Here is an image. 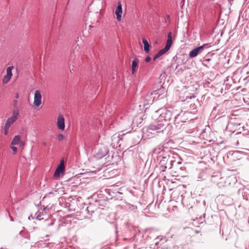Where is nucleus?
<instances>
[{
	"label": "nucleus",
	"instance_id": "nucleus-26",
	"mask_svg": "<svg viewBox=\"0 0 249 249\" xmlns=\"http://www.w3.org/2000/svg\"><path fill=\"white\" fill-rule=\"evenodd\" d=\"M13 69V66H10V67H9L7 68V70H6V72H7V74L6 75V76L11 77V76H12V70Z\"/></svg>",
	"mask_w": 249,
	"mask_h": 249
},
{
	"label": "nucleus",
	"instance_id": "nucleus-21",
	"mask_svg": "<svg viewBox=\"0 0 249 249\" xmlns=\"http://www.w3.org/2000/svg\"><path fill=\"white\" fill-rule=\"evenodd\" d=\"M142 43L144 45V51L148 53L150 52V45L148 41L145 38H143Z\"/></svg>",
	"mask_w": 249,
	"mask_h": 249
},
{
	"label": "nucleus",
	"instance_id": "nucleus-19",
	"mask_svg": "<svg viewBox=\"0 0 249 249\" xmlns=\"http://www.w3.org/2000/svg\"><path fill=\"white\" fill-rule=\"evenodd\" d=\"M225 108H224L223 107L219 105H217L216 106L214 107L213 109V112L214 113L216 110H218V114H222L224 113Z\"/></svg>",
	"mask_w": 249,
	"mask_h": 249
},
{
	"label": "nucleus",
	"instance_id": "nucleus-41",
	"mask_svg": "<svg viewBox=\"0 0 249 249\" xmlns=\"http://www.w3.org/2000/svg\"><path fill=\"white\" fill-rule=\"evenodd\" d=\"M9 216H10L11 221H14V218L10 215H9Z\"/></svg>",
	"mask_w": 249,
	"mask_h": 249
},
{
	"label": "nucleus",
	"instance_id": "nucleus-43",
	"mask_svg": "<svg viewBox=\"0 0 249 249\" xmlns=\"http://www.w3.org/2000/svg\"><path fill=\"white\" fill-rule=\"evenodd\" d=\"M18 97H19L18 94V93H16V96H15V97H16V98H18Z\"/></svg>",
	"mask_w": 249,
	"mask_h": 249
},
{
	"label": "nucleus",
	"instance_id": "nucleus-40",
	"mask_svg": "<svg viewBox=\"0 0 249 249\" xmlns=\"http://www.w3.org/2000/svg\"><path fill=\"white\" fill-rule=\"evenodd\" d=\"M33 218H34V217H33V216L32 215H30L28 217V219H29V220H31V219H33Z\"/></svg>",
	"mask_w": 249,
	"mask_h": 249
},
{
	"label": "nucleus",
	"instance_id": "nucleus-30",
	"mask_svg": "<svg viewBox=\"0 0 249 249\" xmlns=\"http://www.w3.org/2000/svg\"><path fill=\"white\" fill-rule=\"evenodd\" d=\"M190 109H191L192 110H194V109H195L196 108V106L194 103V104H191L190 105Z\"/></svg>",
	"mask_w": 249,
	"mask_h": 249
},
{
	"label": "nucleus",
	"instance_id": "nucleus-2",
	"mask_svg": "<svg viewBox=\"0 0 249 249\" xmlns=\"http://www.w3.org/2000/svg\"><path fill=\"white\" fill-rule=\"evenodd\" d=\"M165 124L163 123H155L150 124L142 129V138L150 139L157 135L158 133L162 132L165 128Z\"/></svg>",
	"mask_w": 249,
	"mask_h": 249
},
{
	"label": "nucleus",
	"instance_id": "nucleus-10",
	"mask_svg": "<svg viewBox=\"0 0 249 249\" xmlns=\"http://www.w3.org/2000/svg\"><path fill=\"white\" fill-rule=\"evenodd\" d=\"M164 147L162 145H159L156 147H155L153 151L152 154L153 155L156 156V157L159 156H161L165 153H167L165 150H164Z\"/></svg>",
	"mask_w": 249,
	"mask_h": 249
},
{
	"label": "nucleus",
	"instance_id": "nucleus-38",
	"mask_svg": "<svg viewBox=\"0 0 249 249\" xmlns=\"http://www.w3.org/2000/svg\"><path fill=\"white\" fill-rule=\"evenodd\" d=\"M128 206H129V208H130V204H129V205H128ZM131 207H132V210L136 209V207H135V206H133V205L131 206Z\"/></svg>",
	"mask_w": 249,
	"mask_h": 249
},
{
	"label": "nucleus",
	"instance_id": "nucleus-5",
	"mask_svg": "<svg viewBox=\"0 0 249 249\" xmlns=\"http://www.w3.org/2000/svg\"><path fill=\"white\" fill-rule=\"evenodd\" d=\"M164 89L162 88L156 90H154L152 92H148L143 97L144 105L152 104L153 101L156 99V95H158L157 98H159L160 92L163 91H164Z\"/></svg>",
	"mask_w": 249,
	"mask_h": 249
},
{
	"label": "nucleus",
	"instance_id": "nucleus-6",
	"mask_svg": "<svg viewBox=\"0 0 249 249\" xmlns=\"http://www.w3.org/2000/svg\"><path fill=\"white\" fill-rule=\"evenodd\" d=\"M95 156L98 159H101L106 156L108 150L107 146L103 144H98L94 149Z\"/></svg>",
	"mask_w": 249,
	"mask_h": 249
},
{
	"label": "nucleus",
	"instance_id": "nucleus-37",
	"mask_svg": "<svg viewBox=\"0 0 249 249\" xmlns=\"http://www.w3.org/2000/svg\"><path fill=\"white\" fill-rule=\"evenodd\" d=\"M182 203L183 204H185V203H187V199H185V198H183L182 199Z\"/></svg>",
	"mask_w": 249,
	"mask_h": 249
},
{
	"label": "nucleus",
	"instance_id": "nucleus-36",
	"mask_svg": "<svg viewBox=\"0 0 249 249\" xmlns=\"http://www.w3.org/2000/svg\"><path fill=\"white\" fill-rule=\"evenodd\" d=\"M201 46H203V48H204L205 47H209V44L206 43V44H203Z\"/></svg>",
	"mask_w": 249,
	"mask_h": 249
},
{
	"label": "nucleus",
	"instance_id": "nucleus-16",
	"mask_svg": "<svg viewBox=\"0 0 249 249\" xmlns=\"http://www.w3.org/2000/svg\"><path fill=\"white\" fill-rule=\"evenodd\" d=\"M122 13V7L121 2L119 1L118 5L116 9L115 14L116 15L117 19L118 21L121 20Z\"/></svg>",
	"mask_w": 249,
	"mask_h": 249
},
{
	"label": "nucleus",
	"instance_id": "nucleus-24",
	"mask_svg": "<svg viewBox=\"0 0 249 249\" xmlns=\"http://www.w3.org/2000/svg\"><path fill=\"white\" fill-rule=\"evenodd\" d=\"M212 59L211 58H204L202 64L206 68H209L212 65V64L210 63Z\"/></svg>",
	"mask_w": 249,
	"mask_h": 249
},
{
	"label": "nucleus",
	"instance_id": "nucleus-8",
	"mask_svg": "<svg viewBox=\"0 0 249 249\" xmlns=\"http://www.w3.org/2000/svg\"><path fill=\"white\" fill-rule=\"evenodd\" d=\"M13 115L12 117L9 118L5 124L4 126L10 128L11 124L15 123L17 119H18V116L19 115L18 111L17 109H14L12 111Z\"/></svg>",
	"mask_w": 249,
	"mask_h": 249
},
{
	"label": "nucleus",
	"instance_id": "nucleus-35",
	"mask_svg": "<svg viewBox=\"0 0 249 249\" xmlns=\"http://www.w3.org/2000/svg\"><path fill=\"white\" fill-rule=\"evenodd\" d=\"M196 48V49H197V50H198V51L199 52L201 50H202V49H203V46H199V47H197V48Z\"/></svg>",
	"mask_w": 249,
	"mask_h": 249
},
{
	"label": "nucleus",
	"instance_id": "nucleus-27",
	"mask_svg": "<svg viewBox=\"0 0 249 249\" xmlns=\"http://www.w3.org/2000/svg\"><path fill=\"white\" fill-rule=\"evenodd\" d=\"M11 79V77L7 76L6 75L4 76L3 79H2V82L3 84H6L9 82L10 79Z\"/></svg>",
	"mask_w": 249,
	"mask_h": 249
},
{
	"label": "nucleus",
	"instance_id": "nucleus-4",
	"mask_svg": "<svg viewBox=\"0 0 249 249\" xmlns=\"http://www.w3.org/2000/svg\"><path fill=\"white\" fill-rule=\"evenodd\" d=\"M100 209V208L97 207L95 204L90 203L88 206H84L80 209L79 216L81 218H90L93 213H99Z\"/></svg>",
	"mask_w": 249,
	"mask_h": 249
},
{
	"label": "nucleus",
	"instance_id": "nucleus-20",
	"mask_svg": "<svg viewBox=\"0 0 249 249\" xmlns=\"http://www.w3.org/2000/svg\"><path fill=\"white\" fill-rule=\"evenodd\" d=\"M139 63V59L135 58L134 60H133L132 63V73L134 74L136 71V68L138 67V64Z\"/></svg>",
	"mask_w": 249,
	"mask_h": 249
},
{
	"label": "nucleus",
	"instance_id": "nucleus-17",
	"mask_svg": "<svg viewBox=\"0 0 249 249\" xmlns=\"http://www.w3.org/2000/svg\"><path fill=\"white\" fill-rule=\"evenodd\" d=\"M23 144V142L21 141V136L20 135L15 136L11 142V145H12Z\"/></svg>",
	"mask_w": 249,
	"mask_h": 249
},
{
	"label": "nucleus",
	"instance_id": "nucleus-25",
	"mask_svg": "<svg viewBox=\"0 0 249 249\" xmlns=\"http://www.w3.org/2000/svg\"><path fill=\"white\" fill-rule=\"evenodd\" d=\"M171 33L169 32L168 34V39L167 40L166 43L165 45L167 46L168 47L171 48L172 44V39L171 36Z\"/></svg>",
	"mask_w": 249,
	"mask_h": 249
},
{
	"label": "nucleus",
	"instance_id": "nucleus-33",
	"mask_svg": "<svg viewBox=\"0 0 249 249\" xmlns=\"http://www.w3.org/2000/svg\"><path fill=\"white\" fill-rule=\"evenodd\" d=\"M151 60V58L149 56H147L145 59V61L146 62H149Z\"/></svg>",
	"mask_w": 249,
	"mask_h": 249
},
{
	"label": "nucleus",
	"instance_id": "nucleus-22",
	"mask_svg": "<svg viewBox=\"0 0 249 249\" xmlns=\"http://www.w3.org/2000/svg\"><path fill=\"white\" fill-rule=\"evenodd\" d=\"M199 52L197 50V49L195 48L190 52L189 53V56L191 58H194L196 57L198 54Z\"/></svg>",
	"mask_w": 249,
	"mask_h": 249
},
{
	"label": "nucleus",
	"instance_id": "nucleus-23",
	"mask_svg": "<svg viewBox=\"0 0 249 249\" xmlns=\"http://www.w3.org/2000/svg\"><path fill=\"white\" fill-rule=\"evenodd\" d=\"M19 234L21 237L26 239H29L30 237L29 232L25 230L20 231Z\"/></svg>",
	"mask_w": 249,
	"mask_h": 249
},
{
	"label": "nucleus",
	"instance_id": "nucleus-32",
	"mask_svg": "<svg viewBox=\"0 0 249 249\" xmlns=\"http://www.w3.org/2000/svg\"><path fill=\"white\" fill-rule=\"evenodd\" d=\"M11 149L13 151L14 153L16 154L17 152V148L14 146H11Z\"/></svg>",
	"mask_w": 249,
	"mask_h": 249
},
{
	"label": "nucleus",
	"instance_id": "nucleus-42",
	"mask_svg": "<svg viewBox=\"0 0 249 249\" xmlns=\"http://www.w3.org/2000/svg\"><path fill=\"white\" fill-rule=\"evenodd\" d=\"M228 0L229 1L230 3L231 4H232V2H233V0Z\"/></svg>",
	"mask_w": 249,
	"mask_h": 249
},
{
	"label": "nucleus",
	"instance_id": "nucleus-34",
	"mask_svg": "<svg viewBox=\"0 0 249 249\" xmlns=\"http://www.w3.org/2000/svg\"><path fill=\"white\" fill-rule=\"evenodd\" d=\"M17 104H18V101L16 100H14V101H13V106L15 107H16Z\"/></svg>",
	"mask_w": 249,
	"mask_h": 249
},
{
	"label": "nucleus",
	"instance_id": "nucleus-29",
	"mask_svg": "<svg viewBox=\"0 0 249 249\" xmlns=\"http://www.w3.org/2000/svg\"><path fill=\"white\" fill-rule=\"evenodd\" d=\"M9 129V128L4 126V134L5 135H8Z\"/></svg>",
	"mask_w": 249,
	"mask_h": 249
},
{
	"label": "nucleus",
	"instance_id": "nucleus-12",
	"mask_svg": "<svg viewBox=\"0 0 249 249\" xmlns=\"http://www.w3.org/2000/svg\"><path fill=\"white\" fill-rule=\"evenodd\" d=\"M65 171V165L64 161L63 160H62L60 161V164L57 166L55 172L54 173V176L55 177H59L61 173H62Z\"/></svg>",
	"mask_w": 249,
	"mask_h": 249
},
{
	"label": "nucleus",
	"instance_id": "nucleus-15",
	"mask_svg": "<svg viewBox=\"0 0 249 249\" xmlns=\"http://www.w3.org/2000/svg\"><path fill=\"white\" fill-rule=\"evenodd\" d=\"M170 49V47L165 45L164 48L160 50L158 53L154 56L153 57V60L155 61L157 59L159 58L160 57L166 53Z\"/></svg>",
	"mask_w": 249,
	"mask_h": 249
},
{
	"label": "nucleus",
	"instance_id": "nucleus-28",
	"mask_svg": "<svg viewBox=\"0 0 249 249\" xmlns=\"http://www.w3.org/2000/svg\"><path fill=\"white\" fill-rule=\"evenodd\" d=\"M57 139L59 141H62L64 139V137L62 134H59L57 135Z\"/></svg>",
	"mask_w": 249,
	"mask_h": 249
},
{
	"label": "nucleus",
	"instance_id": "nucleus-7",
	"mask_svg": "<svg viewBox=\"0 0 249 249\" xmlns=\"http://www.w3.org/2000/svg\"><path fill=\"white\" fill-rule=\"evenodd\" d=\"M142 236L146 239L156 238L158 237L157 231L152 228H147L143 231Z\"/></svg>",
	"mask_w": 249,
	"mask_h": 249
},
{
	"label": "nucleus",
	"instance_id": "nucleus-14",
	"mask_svg": "<svg viewBox=\"0 0 249 249\" xmlns=\"http://www.w3.org/2000/svg\"><path fill=\"white\" fill-rule=\"evenodd\" d=\"M57 125L58 128L60 130L65 129V119L63 115H59L57 118Z\"/></svg>",
	"mask_w": 249,
	"mask_h": 249
},
{
	"label": "nucleus",
	"instance_id": "nucleus-13",
	"mask_svg": "<svg viewBox=\"0 0 249 249\" xmlns=\"http://www.w3.org/2000/svg\"><path fill=\"white\" fill-rule=\"evenodd\" d=\"M174 165L176 166L175 171V173L176 174L175 176L177 177L184 176V173L185 172L186 168L184 166L179 167L178 166L179 164H178L177 163L174 164Z\"/></svg>",
	"mask_w": 249,
	"mask_h": 249
},
{
	"label": "nucleus",
	"instance_id": "nucleus-1",
	"mask_svg": "<svg viewBox=\"0 0 249 249\" xmlns=\"http://www.w3.org/2000/svg\"><path fill=\"white\" fill-rule=\"evenodd\" d=\"M174 154L169 155L168 153H165L161 156L157 157V160L158 162L159 168L161 172L165 171L167 168L171 169L174 164H180L181 162L176 161Z\"/></svg>",
	"mask_w": 249,
	"mask_h": 249
},
{
	"label": "nucleus",
	"instance_id": "nucleus-39",
	"mask_svg": "<svg viewBox=\"0 0 249 249\" xmlns=\"http://www.w3.org/2000/svg\"><path fill=\"white\" fill-rule=\"evenodd\" d=\"M159 249H168V248L167 247L164 246L163 248L162 247H159Z\"/></svg>",
	"mask_w": 249,
	"mask_h": 249
},
{
	"label": "nucleus",
	"instance_id": "nucleus-11",
	"mask_svg": "<svg viewBox=\"0 0 249 249\" xmlns=\"http://www.w3.org/2000/svg\"><path fill=\"white\" fill-rule=\"evenodd\" d=\"M34 104L36 107L41 104V94L38 90H36L35 92Z\"/></svg>",
	"mask_w": 249,
	"mask_h": 249
},
{
	"label": "nucleus",
	"instance_id": "nucleus-9",
	"mask_svg": "<svg viewBox=\"0 0 249 249\" xmlns=\"http://www.w3.org/2000/svg\"><path fill=\"white\" fill-rule=\"evenodd\" d=\"M122 140V139L119 136V135L116 134L113 135L111 137V142L110 145L114 149L117 148L118 147H120L121 143L120 141Z\"/></svg>",
	"mask_w": 249,
	"mask_h": 249
},
{
	"label": "nucleus",
	"instance_id": "nucleus-31",
	"mask_svg": "<svg viewBox=\"0 0 249 249\" xmlns=\"http://www.w3.org/2000/svg\"><path fill=\"white\" fill-rule=\"evenodd\" d=\"M36 219H37L38 220H41V219L39 218V217L41 216V212H37L36 213Z\"/></svg>",
	"mask_w": 249,
	"mask_h": 249
},
{
	"label": "nucleus",
	"instance_id": "nucleus-3",
	"mask_svg": "<svg viewBox=\"0 0 249 249\" xmlns=\"http://www.w3.org/2000/svg\"><path fill=\"white\" fill-rule=\"evenodd\" d=\"M157 115H159L158 120L159 123H163L165 125L167 122L172 119H176V116H173L172 111L166 108H160L156 111Z\"/></svg>",
	"mask_w": 249,
	"mask_h": 249
},
{
	"label": "nucleus",
	"instance_id": "nucleus-18",
	"mask_svg": "<svg viewBox=\"0 0 249 249\" xmlns=\"http://www.w3.org/2000/svg\"><path fill=\"white\" fill-rule=\"evenodd\" d=\"M188 94V93L184 92V95H182V93H180L179 95L180 100L182 102H184V101H186L187 100H188V99H191L195 97V96H194V95L189 96Z\"/></svg>",
	"mask_w": 249,
	"mask_h": 249
}]
</instances>
